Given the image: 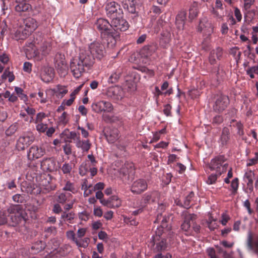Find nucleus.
<instances>
[{"mask_svg": "<svg viewBox=\"0 0 258 258\" xmlns=\"http://www.w3.org/2000/svg\"><path fill=\"white\" fill-rule=\"evenodd\" d=\"M171 215H164L158 213L154 221L155 223L160 224L156 231V235L153 236V240L155 247L154 250L161 251L166 250L167 248V239L169 243H173L176 238V235L171 230V227L169 223Z\"/></svg>", "mask_w": 258, "mask_h": 258, "instance_id": "1", "label": "nucleus"}, {"mask_svg": "<svg viewBox=\"0 0 258 258\" xmlns=\"http://www.w3.org/2000/svg\"><path fill=\"white\" fill-rule=\"evenodd\" d=\"M26 219V213L20 205H12L7 210L0 211V225L9 223L16 226Z\"/></svg>", "mask_w": 258, "mask_h": 258, "instance_id": "2", "label": "nucleus"}, {"mask_svg": "<svg viewBox=\"0 0 258 258\" xmlns=\"http://www.w3.org/2000/svg\"><path fill=\"white\" fill-rule=\"evenodd\" d=\"M197 216L195 214H186L184 221L181 225V229L186 232V235H193V232L198 233L200 230V226L196 223Z\"/></svg>", "mask_w": 258, "mask_h": 258, "instance_id": "3", "label": "nucleus"}, {"mask_svg": "<svg viewBox=\"0 0 258 258\" xmlns=\"http://www.w3.org/2000/svg\"><path fill=\"white\" fill-rule=\"evenodd\" d=\"M224 155H218L212 159L209 164V168L211 171L220 172L222 174L227 170L228 164Z\"/></svg>", "mask_w": 258, "mask_h": 258, "instance_id": "4", "label": "nucleus"}, {"mask_svg": "<svg viewBox=\"0 0 258 258\" xmlns=\"http://www.w3.org/2000/svg\"><path fill=\"white\" fill-rule=\"evenodd\" d=\"M73 199V196L70 193L59 192L55 195V200L59 204L64 205L65 211H69L73 208L75 200Z\"/></svg>", "mask_w": 258, "mask_h": 258, "instance_id": "5", "label": "nucleus"}, {"mask_svg": "<svg viewBox=\"0 0 258 258\" xmlns=\"http://www.w3.org/2000/svg\"><path fill=\"white\" fill-rule=\"evenodd\" d=\"M95 59L100 60L105 56V49L101 43L95 41L91 43L87 50Z\"/></svg>", "mask_w": 258, "mask_h": 258, "instance_id": "6", "label": "nucleus"}, {"mask_svg": "<svg viewBox=\"0 0 258 258\" xmlns=\"http://www.w3.org/2000/svg\"><path fill=\"white\" fill-rule=\"evenodd\" d=\"M34 139L31 133H24L17 140L16 148L18 151H23L32 144Z\"/></svg>", "mask_w": 258, "mask_h": 258, "instance_id": "7", "label": "nucleus"}, {"mask_svg": "<svg viewBox=\"0 0 258 258\" xmlns=\"http://www.w3.org/2000/svg\"><path fill=\"white\" fill-rule=\"evenodd\" d=\"M105 10L107 16L112 19L123 15L120 6L114 1L107 3L105 6Z\"/></svg>", "mask_w": 258, "mask_h": 258, "instance_id": "8", "label": "nucleus"}, {"mask_svg": "<svg viewBox=\"0 0 258 258\" xmlns=\"http://www.w3.org/2000/svg\"><path fill=\"white\" fill-rule=\"evenodd\" d=\"M95 27L100 33L101 37H106L112 33L111 23L110 24L107 19L104 18L98 19L95 23Z\"/></svg>", "mask_w": 258, "mask_h": 258, "instance_id": "9", "label": "nucleus"}, {"mask_svg": "<svg viewBox=\"0 0 258 258\" xmlns=\"http://www.w3.org/2000/svg\"><path fill=\"white\" fill-rule=\"evenodd\" d=\"M160 193L157 190L148 191L144 194L141 200V206L146 207L148 205L158 202Z\"/></svg>", "mask_w": 258, "mask_h": 258, "instance_id": "10", "label": "nucleus"}, {"mask_svg": "<svg viewBox=\"0 0 258 258\" xmlns=\"http://www.w3.org/2000/svg\"><path fill=\"white\" fill-rule=\"evenodd\" d=\"M25 53L28 59H33L35 61H40L42 59V55L40 54L37 47L33 43H26Z\"/></svg>", "mask_w": 258, "mask_h": 258, "instance_id": "11", "label": "nucleus"}, {"mask_svg": "<svg viewBox=\"0 0 258 258\" xmlns=\"http://www.w3.org/2000/svg\"><path fill=\"white\" fill-rule=\"evenodd\" d=\"M77 59L88 69H90L93 66L95 60L87 50H81Z\"/></svg>", "mask_w": 258, "mask_h": 258, "instance_id": "12", "label": "nucleus"}, {"mask_svg": "<svg viewBox=\"0 0 258 258\" xmlns=\"http://www.w3.org/2000/svg\"><path fill=\"white\" fill-rule=\"evenodd\" d=\"M92 110L96 113L102 112H110L113 110V107L112 104L108 101H100L93 103L91 106Z\"/></svg>", "mask_w": 258, "mask_h": 258, "instance_id": "13", "label": "nucleus"}, {"mask_svg": "<svg viewBox=\"0 0 258 258\" xmlns=\"http://www.w3.org/2000/svg\"><path fill=\"white\" fill-rule=\"evenodd\" d=\"M70 68L73 76L77 79L81 77L85 71V67L77 58L71 60Z\"/></svg>", "mask_w": 258, "mask_h": 258, "instance_id": "14", "label": "nucleus"}, {"mask_svg": "<svg viewBox=\"0 0 258 258\" xmlns=\"http://www.w3.org/2000/svg\"><path fill=\"white\" fill-rule=\"evenodd\" d=\"M111 27L112 29L115 32L118 30L125 31L129 28V24L122 16H119L112 19Z\"/></svg>", "mask_w": 258, "mask_h": 258, "instance_id": "15", "label": "nucleus"}, {"mask_svg": "<svg viewBox=\"0 0 258 258\" xmlns=\"http://www.w3.org/2000/svg\"><path fill=\"white\" fill-rule=\"evenodd\" d=\"M45 153V150L36 145L32 146L27 151V158L29 161H33L42 157Z\"/></svg>", "mask_w": 258, "mask_h": 258, "instance_id": "16", "label": "nucleus"}, {"mask_svg": "<svg viewBox=\"0 0 258 258\" xmlns=\"http://www.w3.org/2000/svg\"><path fill=\"white\" fill-rule=\"evenodd\" d=\"M120 174L124 177L125 180L132 179L135 174L134 164L132 162H126L120 169Z\"/></svg>", "mask_w": 258, "mask_h": 258, "instance_id": "17", "label": "nucleus"}, {"mask_svg": "<svg viewBox=\"0 0 258 258\" xmlns=\"http://www.w3.org/2000/svg\"><path fill=\"white\" fill-rule=\"evenodd\" d=\"M229 104V99L227 96L221 95L216 99L213 106L214 110L218 112H223Z\"/></svg>", "mask_w": 258, "mask_h": 258, "instance_id": "18", "label": "nucleus"}, {"mask_svg": "<svg viewBox=\"0 0 258 258\" xmlns=\"http://www.w3.org/2000/svg\"><path fill=\"white\" fill-rule=\"evenodd\" d=\"M148 188V184L145 179H138L132 183L131 186V191L135 194H141Z\"/></svg>", "mask_w": 258, "mask_h": 258, "instance_id": "19", "label": "nucleus"}, {"mask_svg": "<svg viewBox=\"0 0 258 258\" xmlns=\"http://www.w3.org/2000/svg\"><path fill=\"white\" fill-rule=\"evenodd\" d=\"M25 28L22 31V34L25 37L31 34L37 27L36 21L32 18H28L24 21Z\"/></svg>", "mask_w": 258, "mask_h": 258, "instance_id": "20", "label": "nucleus"}, {"mask_svg": "<svg viewBox=\"0 0 258 258\" xmlns=\"http://www.w3.org/2000/svg\"><path fill=\"white\" fill-rule=\"evenodd\" d=\"M107 95L115 100H119L122 98L124 93L122 89L118 86L109 87L107 91Z\"/></svg>", "mask_w": 258, "mask_h": 258, "instance_id": "21", "label": "nucleus"}, {"mask_svg": "<svg viewBox=\"0 0 258 258\" xmlns=\"http://www.w3.org/2000/svg\"><path fill=\"white\" fill-rule=\"evenodd\" d=\"M41 166L43 170L52 172L56 169V161L52 158H45L41 161Z\"/></svg>", "mask_w": 258, "mask_h": 258, "instance_id": "22", "label": "nucleus"}, {"mask_svg": "<svg viewBox=\"0 0 258 258\" xmlns=\"http://www.w3.org/2000/svg\"><path fill=\"white\" fill-rule=\"evenodd\" d=\"M55 68L61 77H64L68 74V67L64 58L61 57V59L56 60Z\"/></svg>", "mask_w": 258, "mask_h": 258, "instance_id": "23", "label": "nucleus"}, {"mask_svg": "<svg viewBox=\"0 0 258 258\" xmlns=\"http://www.w3.org/2000/svg\"><path fill=\"white\" fill-rule=\"evenodd\" d=\"M223 55V49L220 47L211 51L209 57V61L211 64H215L217 59L220 60Z\"/></svg>", "mask_w": 258, "mask_h": 258, "instance_id": "24", "label": "nucleus"}, {"mask_svg": "<svg viewBox=\"0 0 258 258\" xmlns=\"http://www.w3.org/2000/svg\"><path fill=\"white\" fill-rule=\"evenodd\" d=\"M157 49L156 44H152L144 46L140 50V54L142 57H148L151 56Z\"/></svg>", "mask_w": 258, "mask_h": 258, "instance_id": "25", "label": "nucleus"}, {"mask_svg": "<svg viewBox=\"0 0 258 258\" xmlns=\"http://www.w3.org/2000/svg\"><path fill=\"white\" fill-rule=\"evenodd\" d=\"M105 38H107V45L108 47L111 48L114 47L117 41L120 39V34L118 32H115L113 30H112V33L106 35Z\"/></svg>", "mask_w": 258, "mask_h": 258, "instance_id": "26", "label": "nucleus"}, {"mask_svg": "<svg viewBox=\"0 0 258 258\" xmlns=\"http://www.w3.org/2000/svg\"><path fill=\"white\" fill-rule=\"evenodd\" d=\"M76 146L81 149L83 152H87L91 147V143L89 140H81L80 137L77 142H75Z\"/></svg>", "mask_w": 258, "mask_h": 258, "instance_id": "27", "label": "nucleus"}, {"mask_svg": "<svg viewBox=\"0 0 258 258\" xmlns=\"http://www.w3.org/2000/svg\"><path fill=\"white\" fill-rule=\"evenodd\" d=\"M186 19V13L181 11L178 13L176 17V25L179 29H183Z\"/></svg>", "mask_w": 258, "mask_h": 258, "instance_id": "28", "label": "nucleus"}, {"mask_svg": "<svg viewBox=\"0 0 258 258\" xmlns=\"http://www.w3.org/2000/svg\"><path fill=\"white\" fill-rule=\"evenodd\" d=\"M245 245H258V233H253L251 231H248Z\"/></svg>", "mask_w": 258, "mask_h": 258, "instance_id": "29", "label": "nucleus"}, {"mask_svg": "<svg viewBox=\"0 0 258 258\" xmlns=\"http://www.w3.org/2000/svg\"><path fill=\"white\" fill-rule=\"evenodd\" d=\"M123 72L122 67H118L110 76L108 78V82L111 83H115L117 82Z\"/></svg>", "mask_w": 258, "mask_h": 258, "instance_id": "30", "label": "nucleus"}, {"mask_svg": "<svg viewBox=\"0 0 258 258\" xmlns=\"http://www.w3.org/2000/svg\"><path fill=\"white\" fill-rule=\"evenodd\" d=\"M251 8V7H247L246 6L243 7L244 17L245 20L251 21L255 16L256 10Z\"/></svg>", "mask_w": 258, "mask_h": 258, "instance_id": "31", "label": "nucleus"}, {"mask_svg": "<svg viewBox=\"0 0 258 258\" xmlns=\"http://www.w3.org/2000/svg\"><path fill=\"white\" fill-rule=\"evenodd\" d=\"M251 8V7H247L246 6L243 7L244 17L245 20L251 21L255 16L256 10Z\"/></svg>", "mask_w": 258, "mask_h": 258, "instance_id": "32", "label": "nucleus"}, {"mask_svg": "<svg viewBox=\"0 0 258 258\" xmlns=\"http://www.w3.org/2000/svg\"><path fill=\"white\" fill-rule=\"evenodd\" d=\"M105 137L110 143H113L118 138V132L116 129L107 131L105 133Z\"/></svg>", "mask_w": 258, "mask_h": 258, "instance_id": "33", "label": "nucleus"}, {"mask_svg": "<svg viewBox=\"0 0 258 258\" xmlns=\"http://www.w3.org/2000/svg\"><path fill=\"white\" fill-rule=\"evenodd\" d=\"M45 245L42 241H38L33 244L31 247L30 252L35 254L43 250L45 248Z\"/></svg>", "mask_w": 258, "mask_h": 258, "instance_id": "34", "label": "nucleus"}, {"mask_svg": "<svg viewBox=\"0 0 258 258\" xmlns=\"http://www.w3.org/2000/svg\"><path fill=\"white\" fill-rule=\"evenodd\" d=\"M52 91L58 98H62L68 92L64 86L58 85L56 87L52 89Z\"/></svg>", "mask_w": 258, "mask_h": 258, "instance_id": "35", "label": "nucleus"}, {"mask_svg": "<svg viewBox=\"0 0 258 258\" xmlns=\"http://www.w3.org/2000/svg\"><path fill=\"white\" fill-rule=\"evenodd\" d=\"M122 6L129 13L132 14L136 13L135 2L134 0H124L122 2Z\"/></svg>", "mask_w": 258, "mask_h": 258, "instance_id": "36", "label": "nucleus"}, {"mask_svg": "<svg viewBox=\"0 0 258 258\" xmlns=\"http://www.w3.org/2000/svg\"><path fill=\"white\" fill-rule=\"evenodd\" d=\"M199 13L198 3L196 2H194L191 4L189 10V19L190 20H192L198 16Z\"/></svg>", "mask_w": 258, "mask_h": 258, "instance_id": "37", "label": "nucleus"}, {"mask_svg": "<svg viewBox=\"0 0 258 258\" xmlns=\"http://www.w3.org/2000/svg\"><path fill=\"white\" fill-rule=\"evenodd\" d=\"M16 3L17 5L15 6V10L17 12H26L30 8V5L26 3V0H20V2Z\"/></svg>", "mask_w": 258, "mask_h": 258, "instance_id": "38", "label": "nucleus"}, {"mask_svg": "<svg viewBox=\"0 0 258 258\" xmlns=\"http://www.w3.org/2000/svg\"><path fill=\"white\" fill-rule=\"evenodd\" d=\"M230 140V132L229 129L227 127H224L222 129L220 140L223 145H226Z\"/></svg>", "mask_w": 258, "mask_h": 258, "instance_id": "39", "label": "nucleus"}, {"mask_svg": "<svg viewBox=\"0 0 258 258\" xmlns=\"http://www.w3.org/2000/svg\"><path fill=\"white\" fill-rule=\"evenodd\" d=\"M65 183L62 187V190L68 191L72 194H76L77 192V189L74 182L70 180H64Z\"/></svg>", "mask_w": 258, "mask_h": 258, "instance_id": "40", "label": "nucleus"}, {"mask_svg": "<svg viewBox=\"0 0 258 258\" xmlns=\"http://www.w3.org/2000/svg\"><path fill=\"white\" fill-rule=\"evenodd\" d=\"M54 77V73L53 69L49 68L47 69L45 74L41 76V80L47 83L50 82Z\"/></svg>", "mask_w": 258, "mask_h": 258, "instance_id": "41", "label": "nucleus"}, {"mask_svg": "<svg viewBox=\"0 0 258 258\" xmlns=\"http://www.w3.org/2000/svg\"><path fill=\"white\" fill-rule=\"evenodd\" d=\"M67 211L62 212L61 215V219H62L64 222L72 223L73 220L75 218V214L73 212L67 213Z\"/></svg>", "mask_w": 258, "mask_h": 258, "instance_id": "42", "label": "nucleus"}, {"mask_svg": "<svg viewBox=\"0 0 258 258\" xmlns=\"http://www.w3.org/2000/svg\"><path fill=\"white\" fill-rule=\"evenodd\" d=\"M63 134L66 136L67 139L73 140L75 143V142H77L80 137V134L77 133L75 132H69V130H65L63 132Z\"/></svg>", "mask_w": 258, "mask_h": 258, "instance_id": "43", "label": "nucleus"}, {"mask_svg": "<svg viewBox=\"0 0 258 258\" xmlns=\"http://www.w3.org/2000/svg\"><path fill=\"white\" fill-rule=\"evenodd\" d=\"M73 166H74V164L72 163L65 162L60 169L64 174H70L72 171Z\"/></svg>", "mask_w": 258, "mask_h": 258, "instance_id": "44", "label": "nucleus"}, {"mask_svg": "<svg viewBox=\"0 0 258 258\" xmlns=\"http://www.w3.org/2000/svg\"><path fill=\"white\" fill-rule=\"evenodd\" d=\"M19 126L17 123H14L11 124L5 131V135L7 136H11L13 135L18 130Z\"/></svg>", "mask_w": 258, "mask_h": 258, "instance_id": "45", "label": "nucleus"}, {"mask_svg": "<svg viewBox=\"0 0 258 258\" xmlns=\"http://www.w3.org/2000/svg\"><path fill=\"white\" fill-rule=\"evenodd\" d=\"M41 54L42 55V58L43 56L47 55L51 51V45L48 42H44L40 48Z\"/></svg>", "mask_w": 258, "mask_h": 258, "instance_id": "46", "label": "nucleus"}, {"mask_svg": "<svg viewBox=\"0 0 258 258\" xmlns=\"http://www.w3.org/2000/svg\"><path fill=\"white\" fill-rule=\"evenodd\" d=\"M194 197V193L191 191L187 196H186L183 200V207L185 209H188L190 207V203L192 199Z\"/></svg>", "mask_w": 258, "mask_h": 258, "instance_id": "47", "label": "nucleus"}, {"mask_svg": "<svg viewBox=\"0 0 258 258\" xmlns=\"http://www.w3.org/2000/svg\"><path fill=\"white\" fill-rule=\"evenodd\" d=\"M222 174L220 172H216L215 173L211 174L208 177L206 180L207 183L208 184H212L215 183L217 178L220 177Z\"/></svg>", "mask_w": 258, "mask_h": 258, "instance_id": "48", "label": "nucleus"}, {"mask_svg": "<svg viewBox=\"0 0 258 258\" xmlns=\"http://www.w3.org/2000/svg\"><path fill=\"white\" fill-rule=\"evenodd\" d=\"M247 251L251 254L256 255L258 258V245H245Z\"/></svg>", "mask_w": 258, "mask_h": 258, "instance_id": "49", "label": "nucleus"}, {"mask_svg": "<svg viewBox=\"0 0 258 258\" xmlns=\"http://www.w3.org/2000/svg\"><path fill=\"white\" fill-rule=\"evenodd\" d=\"M37 94L39 97V98H37V100H39L40 103L43 104L47 102V94H44L42 90L39 89Z\"/></svg>", "mask_w": 258, "mask_h": 258, "instance_id": "50", "label": "nucleus"}, {"mask_svg": "<svg viewBox=\"0 0 258 258\" xmlns=\"http://www.w3.org/2000/svg\"><path fill=\"white\" fill-rule=\"evenodd\" d=\"M90 241V239L88 237H85L79 241L77 240L76 245L79 247L86 248Z\"/></svg>", "mask_w": 258, "mask_h": 258, "instance_id": "51", "label": "nucleus"}, {"mask_svg": "<svg viewBox=\"0 0 258 258\" xmlns=\"http://www.w3.org/2000/svg\"><path fill=\"white\" fill-rule=\"evenodd\" d=\"M42 186L41 189L45 190V192H48L52 190H54L56 186L55 185L51 184L49 181L47 182V184H44L43 183H40ZM44 192V191H43Z\"/></svg>", "mask_w": 258, "mask_h": 258, "instance_id": "52", "label": "nucleus"}, {"mask_svg": "<svg viewBox=\"0 0 258 258\" xmlns=\"http://www.w3.org/2000/svg\"><path fill=\"white\" fill-rule=\"evenodd\" d=\"M15 91L16 92L17 94L19 96V97L24 101H26L28 99L27 96L23 93V90L18 87H16L15 88Z\"/></svg>", "mask_w": 258, "mask_h": 258, "instance_id": "53", "label": "nucleus"}, {"mask_svg": "<svg viewBox=\"0 0 258 258\" xmlns=\"http://www.w3.org/2000/svg\"><path fill=\"white\" fill-rule=\"evenodd\" d=\"M239 186V179L238 178H235L232 180L231 183V187L232 188V194L235 195L237 191Z\"/></svg>", "mask_w": 258, "mask_h": 258, "instance_id": "54", "label": "nucleus"}, {"mask_svg": "<svg viewBox=\"0 0 258 258\" xmlns=\"http://www.w3.org/2000/svg\"><path fill=\"white\" fill-rule=\"evenodd\" d=\"M44 232L46 233V236H49L51 235L54 236L56 234L57 230L55 227L50 226L45 228Z\"/></svg>", "mask_w": 258, "mask_h": 258, "instance_id": "55", "label": "nucleus"}, {"mask_svg": "<svg viewBox=\"0 0 258 258\" xmlns=\"http://www.w3.org/2000/svg\"><path fill=\"white\" fill-rule=\"evenodd\" d=\"M36 125V130L39 133H45L48 128L47 124L43 122L37 123Z\"/></svg>", "mask_w": 258, "mask_h": 258, "instance_id": "56", "label": "nucleus"}, {"mask_svg": "<svg viewBox=\"0 0 258 258\" xmlns=\"http://www.w3.org/2000/svg\"><path fill=\"white\" fill-rule=\"evenodd\" d=\"M47 117V115L42 112H39L37 114L36 118L34 119L33 122L35 123L43 122V120Z\"/></svg>", "mask_w": 258, "mask_h": 258, "instance_id": "57", "label": "nucleus"}, {"mask_svg": "<svg viewBox=\"0 0 258 258\" xmlns=\"http://www.w3.org/2000/svg\"><path fill=\"white\" fill-rule=\"evenodd\" d=\"M254 177V173L251 170L246 172L244 174V178L246 182H253Z\"/></svg>", "mask_w": 258, "mask_h": 258, "instance_id": "58", "label": "nucleus"}, {"mask_svg": "<svg viewBox=\"0 0 258 258\" xmlns=\"http://www.w3.org/2000/svg\"><path fill=\"white\" fill-rule=\"evenodd\" d=\"M233 126L236 127L238 130L237 134L239 136H242L244 135L243 125L240 121L236 122L235 124H233Z\"/></svg>", "mask_w": 258, "mask_h": 258, "instance_id": "59", "label": "nucleus"}, {"mask_svg": "<svg viewBox=\"0 0 258 258\" xmlns=\"http://www.w3.org/2000/svg\"><path fill=\"white\" fill-rule=\"evenodd\" d=\"M243 206L247 210L249 215H251L253 213V210L251 208V204L249 200H246L243 203Z\"/></svg>", "mask_w": 258, "mask_h": 258, "instance_id": "60", "label": "nucleus"}, {"mask_svg": "<svg viewBox=\"0 0 258 258\" xmlns=\"http://www.w3.org/2000/svg\"><path fill=\"white\" fill-rule=\"evenodd\" d=\"M67 237L68 239L72 240L75 243L77 242L78 239L75 236V233L73 231L70 230L68 231L66 233Z\"/></svg>", "mask_w": 258, "mask_h": 258, "instance_id": "61", "label": "nucleus"}, {"mask_svg": "<svg viewBox=\"0 0 258 258\" xmlns=\"http://www.w3.org/2000/svg\"><path fill=\"white\" fill-rule=\"evenodd\" d=\"M60 204H59L58 203H56V204H54L53 206V208H52V212L56 214H59V213H62V208L61 207L60 205Z\"/></svg>", "mask_w": 258, "mask_h": 258, "instance_id": "62", "label": "nucleus"}, {"mask_svg": "<svg viewBox=\"0 0 258 258\" xmlns=\"http://www.w3.org/2000/svg\"><path fill=\"white\" fill-rule=\"evenodd\" d=\"M24 110L27 112V114L33 116L36 113V110L34 108L28 106H23Z\"/></svg>", "mask_w": 258, "mask_h": 258, "instance_id": "63", "label": "nucleus"}, {"mask_svg": "<svg viewBox=\"0 0 258 258\" xmlns=\"http://www.w3.org/2000/svg\"><path fill=\"white\" fill-rule=\"evenodd\" d=\"M223 121V116L220 115H217L213 118L212 123L213 124L219 125L221 124Z\"/></svg>", "mask_w": 258, "mask_h": 258, "instance_id": "64", "label": "nucleus"}]
</instances>
